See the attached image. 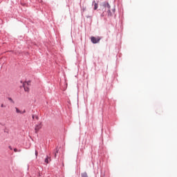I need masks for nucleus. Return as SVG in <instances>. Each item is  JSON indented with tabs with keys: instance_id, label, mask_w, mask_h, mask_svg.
Wrapping results in <instances>:
<instances>
[{
	"instance_id": "obj_7",
	"label": "nucleus",
	"mask_w": 177,
	"mask_h": 177,
	"mask_svg": "<svg viewBox=\"0 0 177 177\" xmlns=\"http://www.w3.org/2000/svg\"><path fill=\"white\" fill-rule=\"evenodd\" d=\"M93 5H94V10H96L97 9V3L96 1H93Z\"/></svg>"
},
{
	"instance_id": "obj_11",
	"label": "nucleus",
	"mask_w": 177,
	"mask_h": 177,
	"mask_svg": "<svg viewBox=\"0 0 177 177\" xmlns=\"http://www.w3.org/2000/svg\"><path fill=\"white\" fill-rule=\"evenodd\" d=\"M32 118L34 120V118H35V115H32Z\"/></svg>"
},
{
	"instance_id": "obj_4",
	"label": "nucleus",
	"mask_w": 177,
	"mask_h": 177,
	"mask_svg": "<svg viewBox=\"0 0 177 177\" xmlns=\"http://www.w3.org/2000/svg\"><path fill=\"white\" fill-rule=\"evenodd\" d=\"M15 110H16V113L17 114H24V113H26V110L20 111V109H19V108H17V107H15Z\"/></svg>"
},
{
	"instance_id": "obj_13",
	"label": "nucleus",
	"mask_w": 177,
	"mask_h": 177,
	"mask_svg": "<svg viewBox=\"0 0 177 177\" xmlns=\"http://www.w3.org/2000/svg\"><path fill=\"white\" fill-rule=\"evenodd\" d=\"M36 120H39L38 116H35Z\"/></svg>"
},
{
	"instance_id": "obj_12",
	"label": "nucleus",
	"mask_w": 177,
	"mask_h": 177,
	"mask_svg": "<svg viewBox=\"0 0 177 177\" xmlns=\"http://www.w3.org/2000/svg\"><path fill=\"white\" fill-rule=\"evenodd\" d=\"M9 149H10V150H12V148L11 146H9Z\"/></svg>"
},
{
	"instance_id": "obj_2",
	"label": "nucleus",
	"mask_w": 177,
	"mask_h": 177,
	"mask_svg": "<svg viewBox=\"0 0 177 177\" xmlns=\"http://www.w3.org/2000/svg\"><path fill=\"white\" fill-rule=\"evenodd\" d=\"M91 41L93 44H99V42H100V37H91Z\"/></svg>"
},
{
	"instance_id": "obj_16",
	"label": "nucleus",
	"mask_w": 177,
	"mask_h": 177,
	"mask_svg": "<svg viewBox=\"0 0 177 177\" xmlns=\"http://www.w3.org/2000/svg\"><path fill=\"white\" fill-rule=\"evenodd\" d=\"M56 156H57V155H56V153H55V157H56Z\"/></svg>"
},
{
	"instance_id": "obj_8",
	"label": "nucleus",
	"mask_w": 177,
	"mask_h": 177,
	"mask_svg": "<svg viewBox=\"0 0 177 177\" xmlns=\"http://www.w3.org/2000/svg\"><path fill=\"white\" fill-rule=\"evenodd\" d=\"M81 177H88V174H86V172H83L81 174Z\"/></svg>"
},
{
	"instance_id": "obj_3",
	"label": "nucleus",
	"mask_w": 177,
	"mask_h": 177,
	"mask_svg": "<svg viewBox=\"0 0 177 177\" xmlns=\"http://www.w3.org/2000/svg\"><path fill=\"white\" fill-rule=\"evenodd\" d=\"M42 129V123L41 122L36 124L35 127V133H38V132L39 131V129Z\"/></svg>"
},
{
	"instance_id": "obj_15",
	"label": "nucleus",
	"mask_w": 177,
	"mask_h": 177,
	"mask_svg": "<svg viewBox=\"0 0 177 177\" xmlns=\"http://www.w3.org/2000/svg\"><path fill=\"white\" fill-rule=\"evenodd\" d=\"M57 153H59V151H58V150H57Z\"/></svg>"
},
{
	"instance_id": "obj_10",
	"label": "nucleus",
	"mask_w": 177,
	"mask_h": 177,
	"mask_svg": "<svg viewBox=\"0 0 177 177\" xmlns=\"http://www.w3.org/2000/svg\"><path fill=\"white\" fill-rule=\"evenodd\" d=\"M35 156H36V157H38V151H35Z\"/></svg>"
},
{
	"instance_id": "obj_9",
	"label": "nucleus",
	"mask_w": 177,
	"mask_h": 177,
	"mask_svg": "<svg viewBox=\"0 0 177 177\" xmlns=\"http://www.w3.org/2000/svg\"><path fill=\"white\" fill-rule=\"evenodd\" d=\"M18 151H21V150H20V149H19V150H17V149H16V148L14 149L15 153H17Z\"/></svg>"
},
{
	"instance_id": "obj_14",
	"label": "nucleus",
	"mask_w": 177,
	"mask_h": 177,
	"mask_svg": "<svg viewBox=\"0 0 177 177\" xmlns=\"http://www.w3.org/2000/svg\"><path fill=\"white\" fill-rule=\"evenodd\" d=\"M1 107H5V106H4L3 104H2L1 105Z\"/></svg>"
},
{
	"instance_id": "obj_5",
	"label": "nucleus",
	"mask_w": 177,
	"mask_h": 177,
	"mask_svg": "<svg viewBox=\"0 0 177 177\" xmlns=\"http://www.w3.org/2000/svg\"><path fill=\"white\" fill-rule=\"evenodd\" d=\"M26 85H28V84L27 82L24 83V91L25 92H28V91H30V88L27 87Z\"/></svg>"
},
{
	"instance_id": "obj_6",
	"label": "nucleus",
	"mask_w": 177,
	"mask_h": 177,
	"mask_svg": "<svg viewBox=\"0 0 177 177\" xmlns=\"http://www.w3.org/2000/svg\"><path fill=\"white\" fill-rule=\"evenodd\" d=\"M44 161H45V162H46V164H49V162H50V161H51L50 157L47 156V157L46 158V159H45Z\"/></svg>"
},
{
	"instance_id": "obj_1",
	"label": "nucleus",
	"mask_w": 177,
	"mask_h": 177,
	"mask_svg": "<svg viewBox=\"0 0 177 177\" xmlns=\"http://www.w3.org/2000/svg\"><path fill=\"white\" fill-rule=\"evenodd\" d=\"M103 6L105 8L106 10H107L108 16H111V12L110 11V4H109V3H104Z\"/></svg>"
}]
</instances>
